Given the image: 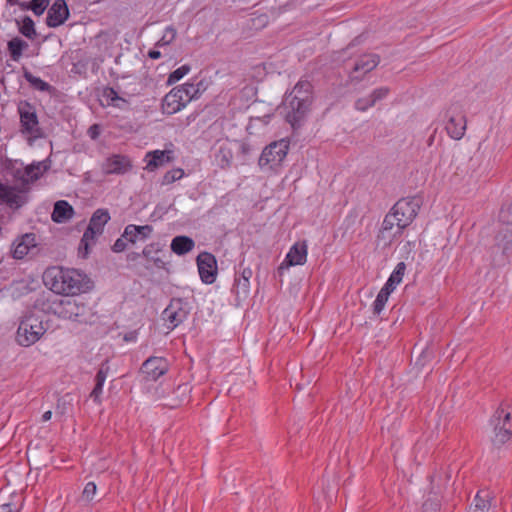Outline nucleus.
<instances>
[{
	"label": "nucleus",
	"instance_id": "nucleus-10",
	"mask_svg": "<svg viewBox=\"0 0 512 512\" xmlns=\"http://www.w3.org/2000/svg\"><path fill=\"white\" fill-rule=\"evenodd\" d=\"M446 117L448 118L446 124V131L448 135L455 140H460L465 135L466 131V117L459 104H451L447 109Z\"/></svg>",
	"mask_w": 512,
	"mask_h": 512
},
{
	"label": "nucleus",
	"instance_id": "nucleus-4",
	"mask_svg": "<svg viewBox=\"0 0 512 512\" xmlns=\"http://www.w3.org/2000/svg\"><path fill=\"white\" fill-rule=\"evenodd\" d=\"M46 330L47 328L39 315L26 314L19 323L16 341L23 347H29L39 341Z\"/></svg>",
	"mask_w": 512,
	"mask_h": 512
},
{
	"label": "nucleus",
	"instance_id": "nucleus-20",
	"mask_svg": "<svg viewBox=\"0 0 512 512\" xmlns=\"http://www.w3.org/2000/svg\"><path fill=\"white\" fill-rule=\"evenodd\" d=\"M173 152L170 150H154L146 154L148 159L145 169L149 172L173 161Z\"/></svg>",
	"mask_w": 512,
	"mask_h": 512
},
{
	"label": "nucleus",
	"instance_id": "nucleus-41",
	"mask_svg": "<svg viewBox=\"0 0 512 512\" xmlns=\"http://www.w3.org/2000/svg\"><path fill=\"white\" fill-rule=\"evenodd\" d=\"M104 96L110 100V104L113 106L121 108L122 106L119 103H117L118 101L127 104V101L124 98L120 97L114 88H106L104 90Z\"/></svg>",
	"mask_w": 512,
	"mask_h": 512
},
{
	"label": "nucleus",
	"instance_id": "nucleus-14",
	"mask_svg": "<svg viewBox=\"0 0 512 512\" xmlns=\"http://www.w3.org/2000/svg\"><path fill=\"white\" fill-rule=\"evenodd\" d=\"M163 319L169 323L168 328L174 329L188 317V311L181 300H172L162 313Z\"/></svg>",
	"mask_w": 512,
	"mask_h": 512
},
{
	"label": "nucleus",
	"instance_id": "nucleus-25",
	"mask_svg": "<svg viewBox=\"0 0 512 512\" xmlns=\"http://www.w3.org/2000/svg\"><path fill=\"white\" fill-rule=\"evenodd\" d=\"M73 215V207L67 201L60 200L55 203L51 218L56 223H64L71 219Z\"/></svg>",
	"mask_w": 512,
	"mask_h": 512
},
{
	"label": "nucleus",
	"instance_id": "nucleus-57",
	"mask_svg": "<svg viewBox=\"0 0 512 512\" xmlns=\"http://www.w3.org/2000/svg\"><path fill=\"white\" fill-rule=\"evenodd\" d=\"M435 133H436V130L434 131V133L429 137L428 141H427V145L428 146H431L435 140Z\"/></svg>",
	"mask_w": 512,
	"mask_h": 512
},
{
	"label": "nucleus",
	"instance_id": "nucleus-17",
	"mask_svg": "<svg viewBox=\"0 0 512 512\" xmlns=\"http://www.w3.org/2000/svg\"><path fill=\"white\" fill-rule=\"evenodd\" d=\"M168 371L167 361L162 357H150L141 367V372L147 380H157Z\"/></svg>",
	"mask_w": 512,
	"mask_h": 512
},
{
	"label": "nucleus",
	"instance_id": "nucleus-60",
	"mask_svg": "<svg viewBox=\"0 0 512 512\" xmlns=\"http://www.w3.org/2000/svg\"><path fill=\"white\" fill-rule=\"evenodd\" d=\"M7 2H8L10 5H16L19 1H18V0H7Z\"/></svg>",
	"mask_w": 512,
	"mask_h": 512
},
{
	"label": "nucleus",
	"instance_id": "nucleus-23",
	"mask_svg": "<svg viewBox=\"0 0 512 512\" xmlns=\"http://www.w3.org/2000/svg\"><path fill=\"white\" fill-rule=\"evenodd\" d=\"M163 253L162 246L160 243L153 242L144 247L142 255L147 261L152 262L156 268H165V261L162 259L160 254Z\"/></svg>",
	"mask_w": 512,
	"mask_h": 512
},
{
	"label": "nucleus",
	"instance_id": "nucleus-62",
	"mask_svg": "<svg viewBox=\"0 0 512 512\" xmlns=\"http://www.w3.org/2000/svg\"><path fill=\"white\" fill-rule=\"evenodd\" d=\"M182 389H183L184 391L186 390V388H185V387L178 386L177 391H181Z\"/></svg>",
	"mask_w": 512,
	"mask_h": 512
},
{
	"label": "nucleus",
	"instance_id": "nucleus-26",
	"mask_svg": "<svg viewBox=\"0 0 512 512\" xmlns=\"http://www.w3.org/2000/svg\"><path fill=\"white\" fill-rule=\"evenodd\" d=\"M396 227V231L392 234L393 237L401 236L405 226L402 221L398 218L396 213L391 209L388 214L384 217L381 226V233L390 232L393 228Z\"/></svg>",
	"mask_w": 512,
	"mask_h": 512
},
{
	"label": "nucleus",
	"instance_id": "nucleus-16",
	"mask_svg": "<svg viewBox=\"0 0 512 512\" xmlns=\"http://www.w3.org/2000/svg\"><path fill=\"white\" fill-rule=\"evenodd\" d=\"M69 9L65 0H55L49 8L46 18L48 27H58L62 25L69 17Z\"/></svg>",
	"mask_w": 512,
	"mask_h": 512
},
{
	"label": "nucleus",
	"instance_id": "nucleus-13",
	"mask_svg": "<svg viewBox=\"0 0 512 512\" xmlns=\"http://www.w3.org/2000/svg\"><path fill=\"white\" fill-rule=\"evenodd\" d=\"M0 200L11 209H19L28 202V190L0 183Z\"/></svg>",
	"mask_w": 512,
	"mask_h": 512
},
{
	"label": "nucleus",
	"instance_id": "nucleus-18",
	"mask_svg": "<svg viewBox=\"0 0 512 512\" xmlns=\"http://www.w3.org/2000/svg\"><path fill=\"white\" fill-rule=\"evenodd\" d=\"M132 168L130 159L123 155H112L107 158L103 170L106 174H124Z\"/></svg>",
	"mask_w": 512,
	"mask_h": 512
},
{
	"label": "nucleus",
	"instance_id": "nucleus-35",
	"mask_svg": "<svg viewBox=\"0 0 512 512\" xmlns=\"http://www.w3.org/2000/svg\"><path fill=\"white\" fill-rule=\"evenodd\" d=\"M19 31L22 35L31 40L35 39L37 36L34 21L29 16H24L22 23L19 26Z\"/></svg>",
	"mask_w": 512,
	"mask_h": 512
},
{
	"label": "nucleus",
	"instance_id": "nucleus-45",
	"mask_svg": "<svg viewBox=\"0 0 512 512\" xmlns=\"http://www.w3.org/2000/svg\"><path fill=\"white\" fill-rule=\"evenodd\" d=\"M389 296L379 292L374 303H373V312L376 315H379L381 311L384 309L386 302L388 301Z\"/></svg>",
	"mask_w": 512,
	"mask_h": 512
},
{
	"label": "nucleus",
	"instance_id": "nucleus-42",
	"mask_svg": "<svg viewBox=\"0 0 512 512\" xmlns=\"http://www.w3.org/2000/svg\"><path fill=\"white\" fill-rule=\"evenodd\" d=\"M405 270H406V265L404 262H399L394 271L391 273L389 279L391 281V283H394L395 285H398L402 279H403V276L405 274Z\"/></svg>",
	"mask_w": 512,
	"mask_h": 512
},
{
	"label": "nucleus",
	"instance_id": "nucleus-8",
	"mask_svg": "<svg viewBox=\"0 0 512 512\" xmlns=\"http://www.w3.org/2000/svg\"><path fill=\"white\" fill-rule=\"evenodd\" d=\"M288 150L289 143L284 139L270 143L263 149L259 158L258 164L260 168H278L286 158Z\"/></svg>",
	"mask_w": 512,
	"mask_h": 512
},
{
	"label": "nucleus",
	"instance_id": "nucleus-12",
	"mask_svg": "<svg viewBox=\"0 0 512 512\" xmlns=\"http://www.w3.org/2000/svg\"><path fill=\"white\" fill-rule=\"evenodd\" d=\"M197 267L200 279L205 284H212L216 280L218 267L216 257L209 252H202L197 257Z\"/></svg>",
	"mask_w": 512,
	"mask_h": 512
},
{
	"label": "nucleus",
	"instance_id": "nucleus-55",
	"mask_svg": "<svg viewBox=\"0 0 512 512\" xmlns=\"http://www.w3.org/2000/svg\"><path fill=\"white\" fill-rule=\"evenodd\" d=\"M251 275H252V272H251V270H249V269H245V270L243 271V273H242V276H243V278L245 279V281H248V280H249V278L251 277Z\"/></svg>",
	"mask_w": 512,
	"mask_h": 512
},
{
	"label": "nucleus",
	"instance_id": "nucleus-37",
	"mask_svg": "<svg viewBox=\"0 0 512 512\" xmlns=\"http://www.w3.org/2000/svg\"><path fill=\"white\" fill-rule=\"evenodd\" d=\"M499 222L504 228H512V203L500 209Z\"/></svg>",
	"mask_w": 512,
	"mask_h": 512
},
{
	"label": "nucleus",
	"instance_id": "nucleus-5",
	"mask_svg": "<svg viewBox=\"0 0 512 512\" xmlns=\"http://www.w3.org/2000/svg\"><path fill=\"white\" fill-rule=\"evenodd\" d=\"M109 220L110 214L107 209L99 208L92 214L79 245V252L83 253V257L89 254L90 246L95 244L97 236L103 233L104 226Z\"/></svg>",
	"mask_w": 512,
	"mask_h": 512
},
{
	"label": "nucleus",
	"instance_id": "nucleus-33",
	"mask_svg": "<svg viewBox=\"0 0 512 512\" xmlns=\"http://www.w3.org/2000/svg\"><path fill=\"white\" fill-rule=\"evenodd\" d=\"M269 23V16L266 13H252L246 21V26L251 30H261Z\"/></svg>",
	"mask_w": 512,
	"mask_h": 512
},
{
	"label": "nucleus",
	"instance_id": "nucleus-30",
	"mask_svg": "<svg viewBox=\"0 0 512 512\" xmlns=\"http://www.w3.org/2000/svg\"><path fill=\"white\" fill-rule=\"evenodd\" d=\"M29 47L28 43L20 37H14L7 43V49L12 60L19 61L23 51Z\"/></svg>",
	"mask_w": 512,
	"mask_h": 512
},
{
	"label": "nucleus",
	"instance_id": "nucleus-3",
	"mask_svg": "<svg viewBox=\"0 0 512 512\" xmlns=\"http://www.w3.org/2000/svg\"><path fill=\"white\" fill-rule=\"evenodd\" d=\"M201 82L198 84L185 83L173 88L165 95L162 108L166 114H174L183 109L191 100L198 97L200 93Z\"/></svg>",
	"mask_w": 512,
	"mask_h": 512
},
{
	"label": "nucleus",
	"instance_id": "nucleus-31",
	"mask_svg": "<svg viewBox=\"0 0 512 512\" xmlns=\"http://www.w3.org/2000/svg\"><path fill=\"white\" fill-rule=\"evenodd\" d=\"M295 95L292 98L307 99L313 102V85L307 79H300L294 86Z\"/></svg>",
	"mask_w": 512,
	"mask_h": 512
},
{
	"label": "nucleus",
	"instance_id": "nucleus-54",
	"mask_svg": "<svg viewBox=\"0 0 512 512\" xmlns=\"http://www.w3.org/2000/svg\"><path fill=\"white\" fill-rule=\"evenodd\" d=\"M147 56L150 59L156 60V59H159L161 57V52L159 50H157V49H151V50L148 51Z\"/></svg>",
	"mask_w": 512,
	"mask_h": 512
},
{
	"label": "nucleus",
	"instance_id": "nucleus-36",
	"mask_svg": "<svg viewBox=\"0 0 512 512\" xmlns=\"http://www.w3.org/2000/svg\"><path fill=\"white\" fill-rule=\"evenodd\" d=\"M177 36V31L173 26H168L165 29L163 36L155 43L156 48H163L170 45Z\"/></svg>",
	"mask_w": 512,
	"mask_h": 512
},
{
	"label": "nucleus",
	"instance_id": "nucleus-59",
	"mask_svg": "<svg viewBox=\"0 0 512 512\" xmlns=\"http://www.w3.org/2000/svg\"><path fill=\"white\" fill-rule=\"evenodd\" d=\"M139 257H140V254H139V253H132V254L129 256V258H130L131 260H136V259H138Z\"/></svg>",
	"mask_w": 512,
	"mask_h": 512
},
{
	"label": "nucleus",
	"instance_id": "nucleus-7",
	"mask_svg": "<svg viewBox=\"0 0 512 512\" xmlns=\"http://www.w3.org/2000/svg\"><path fill=\"white\" fill-rule=\"evenodd\" d=\"M18 113L23 134L34 140L44 137L43 130L39 125L36 108L30 102L21 101L18 105Z\"/></svg>",
	"mask_w": 512,
	"mask_h": 512
},
{
	"label": "nucleus",
	"instance_id": "nucleus-61",
	"mask_svg": "<svg viewBox=\"0 0 512 512\" xmlns=\"http://www.w3.org/2000/svg\"><path fill=\"white\" fill-rule=\"evenodd\" d=\"M353 46H354V41H353V42H351V43L347 46L346 50L351 49Z\"/></svg>",
	"mask_w": 512,
	"mask_h": 512
},
{
	"label": "nucleus",
	"instance_id": "nucleus-58",
	"mask_svg": "<svg viewBox=\"0 0 512 512\" xmlns=\"http://www.w3.org/2000/svg\"><path fill=\"white\" fill-rule=\"evenodd\" d=\"M241 150L244 154L248 153L249 152V146L247 144H242L241 145Z\"/></svg>",
	"mask_w": 512,
	"mask_h": 512
},
{
	"label": "nucleus",
	"instance_id": "nucleus-40",
	"mask_svg": "<svg viewBox=\"0 0 512 512\" xmlns=\"http://www.w3.org/2000/svg\"><path fill=\"white\" fill-rule=\"evenodd\" d=\"M190 69L191 67L187 64L180 66L168 76L167 83L171 85L178 82L190 71Z\"/></svg>",
	"mask_w": 512,
	"mask_h": 512
},
{
	"label": "nucleus",
	"instance_id": "nucleus-39",
	"mask_svg": "<svg viewBox=\"0 0 512 512\" xmlns=\"http://www.w3.org/2000/svg\"><path fill=\"white\" fill-rule=\"evenodd\" d=\"M217 159L220 163L221 168H229L232 164L233 154L229 148L220 147L217 154Z\"/></svg>",
	"mask_w": 512,
	"mask_h": 512
},
{
	"label": "nucleus",
	"instance_id": "nucleus-51",
	"mask_svg": "<svg viewBox=\"0 0 512 512\" xmlns=\"http://www.w3.org/2000/svg\"><path fill=\"white\" fill-rule=\"evenodd\" d=\"M396 286L397 285L391 283L390 279L388 278L387 282L385 283L384 287L380 290V292L390 296L391 292L395 289Z\"/></svg>",
	"mask_w": 512,
	"mask_h": 512
},
{
	"label": "nucleus",
	"instance_id": "nucleus-6",
	"mask_svg": "<svg viewBox=\"0 0 512 512\" xmlns=\"http://www.w3.org/2000/svg\"><path fill=\"white\" fill-rule=\"evenodd\" d=\"M493 427L492 444L496 447L508 442L512 437V416L511 413L500 406L493 414L490 420Z\"/></svg>",
	"mask_w": 512,
	"mask_h": 512
},
{
	"label": "nucleus",
	"instance_id": "nucleus-44",
	"mask_svg": "<svg viewBox=\"0 0 512 512\" xmlns=\"http://www.w3.org/2000/svg\"><path fill=\"white\" fill-rule=\"evenodd\" d=\"M97 487L94 482H88L81 495V500L85 502H91L96 494Z\"/></svg>",
	"mask_w": 512,
	"mask_h": 512
},
{
	"label": "nucleus",
	"instance_id": "nucleus-38",
	"mask_svg": "<svg viewBox=\"0 0 512 512\" xmlns=\"http://www.w3.org/2000/svg\"><path fill=\"white\" fill-rule=\"evenodd\" d=\"M184 176V170L181 168H175L167 171L161 180V185H170L177 180H180Z\"/></svg>",
	"mask_w": 512,
	"mask_h": 512
},
{
	"label": "nucleus",
	"instance_id": "nucleus-2",
	"mask_svg": "<svg viewBox=\"0 0 512 512\" xmlns=\"http://www.w3.org/2000/svg\"><path fill=\"white\" fill-rule=\"evenodd\" d=\"M51 309L59 318L78 323H90L94 318L91 307L81 298H66L55 301Z\"/></svg>",
	"mask_w": 512,
	"mask_h": 512
},
{
	"label": "nucleus",
	"instance_id": "nucleus-21",
	"mask_svg": "<svg viewBox=\"0 0 512 512\" xmlns=\"http://www.w3.org/2000/svg\"><path fill=\"white\" fill-rule=\"evenodd\" d=\"M307 244L306 241L295 243L286 255V258L282 265L296 266L303 265L307 260Z\"/></svg>",
	"mask_w": 512,
	"mask_h": 512
},
{
	"label": "nucleus",
	"instance_id": "nucleus-56",
	"mask_svg": "<svg viewBox=\"0 0 512 512\" xmlns=\"http://www.w3.org/2000/svg\"><path fill=\"white\" fill-rule=\"evenodd\" d=\"M52 417V412L51 411H46L43 415H42V420L45 422V421H48L50 420Z\"/></svg>",
	"mask_w": 512,
	"mask_h": 512
},
{
	"label": "nucleus",
	"instance_id": "nucleus-34",
	"mask_svg": "<svg viewBox=\"0 0 512 512\" xmlns=\"http://www.w3.org/2000/svg\"><path fill=\"white\" fill-rule=\"evenodd\" d=\"M24 78L30 83V85L36 90L42 92H51L54 88L39 77L34 76L28 70H24Z\"/></svg>",
	"mask_w": 512,
	"mask_h": 512
},
{
	"label": "nucleus",
	"instance_id": "nucleus-11",
	"mask_svg": "<svg viewBox=\"0 0 512 512\" xmlns=\"http://www.w3.org/2000/svg\"><path fill=\"white\" fill-rule=\"evenodd\" d=\"M312 102L302 98H291L289 102L290 111L287 112L285 119L295 130L302 126L305 121Z\"/></svg>",
	"mask_w": 512,
	"mask_h": 512
},
{
	"label": "nucleus",
	"instance_id": "nucleus-48",
	"mask_svg": "<svg viewBox=\"0 0 512 512\" xmlns=\"http://www.w3.org/2000/svg\"><path fill=\"white\" fill-rule=\"evenodd\" d=\"M440 503L436 499H427L422 506V512H438Z\"/></svg>",
	"mask_w": 512,
	"mask_h": 512
},
{
	"label": "nucleus",
	"instance_id": "nucleus-27",
	"mask_svg": "<svg viewBox=\"0 0 512 512\" xmlns=\"http://www.w3.org/2000/svg\"><path fill=\"white\" fill-rule=\"evenodd\" d=\"M48 169V166L43 162H38L37 164H31L25 167L22 174L20 175V179L23 183H33L38 180L43 173Z\"/></svg>",
	"mask_w": 512,
	"mask_h": 512
},
{
	"label": "nucleus",
	"instance_id": "nucleus-24",
	"mask_svg": "<svg viewBox=\"0 0 512 512\" xmlns=\"http://www.w3.org/2000/svg\"><path fill=\"white\" fill-rule=\"evenodd\" d=\"M109 371H110V367H109L108 361H105L100 365V367L96 373L95 386L90 393V397L95 402H100V396L102 394L103 385L106 381Z\"/></svg>",
	"mask_w": 512,
	"mask_h": 512
},
{
	"label": "nucleus",
	"instance_id": "nucleus-43",
	"mask_svg": "<svg viewBox=\"0 0 512 512\" xmlns=\"http://www.w3.org/2000/svg\"><path fill=\"white\" fill-rule=\"evenodd\" d=\"M390 93V89L388 87H379L374 89L369 95L371 98V102L375 105L377 102L385 99Z\"/></svg>",
	"mask_w": 512,
	"mask_h": 512
},
{
	"label": "nucleus",
	"instance_id": "nucleus-47",
	"mask_svg": "<svg viewBox=\"0 0 512 512\" xmlns=\"http://www.w3.org/2000/svg\"><path fill=\"white\" fill-rule=\"evenodd\" d=\"M373 106L374 105L371 102V98L369 95L365 96V97L358 98L355 101V109L358 111H361V112H364Z\"/></svg>",
	"mask_w": 512,
	"mask_h": 512
},
{
	"label": "nucleus",
	"instance_id": "nucleus-9",
	"mask_svg": "<svg viewBox=\"0 0 512 512\" xmlns=\"http://www.w3.org/2000/svg\"><path fill=\"white\" fill-rule=\"evenodd\" d=\"M421 205L422 198L420 196L405 197L398 200L392 207V210L406 228L417 216Z\"/></svg>",
	"mask_w": 512,
	"mask_h": 512
},
{
	"label": "nucleus",
	"instance_id": "nucleus-50",
	"mask_svg": "<svg viewBox=\"0 0 512 512\" xmlns=\"http://www.w3.org/2000/svg\"><path fill=\"white\" fill-rule=\"evenodd\" d=\"M126 247H127L126 239L121 237L115 241L114 245L112 246V250L116 253H120V252H123L126 249Z\"/></svg>",
	"mask_w": 512,
	"mask_h": 512
},
{
	"label": "nucleus",
	"instance_id": "nucleus-22",
	"mask_svg": "<svg viewBox=\"0 0 512 512\" xmlns=\"http://www.w3.org/2000/svg\"><path fill=\"white\" fill-rule=\"evenodd\" d=\"M494 497L488 489H481L474 497L470 507L471 512H489L492 507Z\"/></svg>",
	"mask_w": 512,
	"mask_h": 512
},
{
	"label": "nucleus",
	"instance_id": "nucleus-28",
	"mask_svg": "<svg viewBox=\"0 0 512 512\" xmlns=\"http://www.w3.org/2000/svg\"><path fill=\"white\" fill-rule=\"evenodd\" d=\"M496 246L502 250L503 255L512 254V228H502L495 237Z\"/></svg>",
	"mask_w": 512,
	"mask_h": 512
},
{
	"label": "nucleus",
	"instance_id": "nucleus-46",
	"mask_svg": "<svg viewBox=\"0 0 512 512\" xmlns=\"http://www.w3.org/2000/svg\"><path fill=\"white\" fill-rule=\"evenodd\" d=\"M122 237L126 239V241L134 244L138 239V233H136V225L129 224L125 227Z\"/></svg>",
	"mask_w": 512,
	"mask_h": 512
},
{
	"label": "nucleus",
	"instance_id": "nucleus-19",
	"mask_svg": "<svg viewBox=\"0 0 512 512\" xmlns=\"http://www.w3.org/2000/svg\"><path fill=\"white\" fill-rule=\"evenodd\" d=\"M36 246V237L33 233H27L13 242L12 256L15 259H23L32 248Z\"/></svg>",
	"mask_w": 512,
	"mask_h": 512
},
{
	"label": "nucleus",
	"instance_id": "nucleus-1",
	"mask_svg": "<svg viewBox=\"0 0 512 512\" xmlns=\"http://www.w3.org/2000/svg\"><path fill=\"white\" fill-rule=\"evenodd\" d=\"M44 283L56 294L77 295L83 290L84 275L76 269L51 268L44 273Z\"/></svg>",
	"mask_w": 512,
	"mask_h": 512
},
{
	"label": "nucleus",
	"instance_id": "nucleus-53",
	"mask_svg": "<svg viewBox=\"0 0 512 512\" xmlns=\"http://www.w3.org/2000/svg\"><path fill=\"white\" fill-rule=\"evenodd\" d=\"M0 512H19L18 509L13 508L11 503L0 504Z\"/></svg>",
	"mask_w": 512,
	"mask_h": 512
},
{
	"label": "nucleus",
	"instance_id": "nucleus-52",
	"mask_svg": "<svg viewBox=\"0 0 512 512\" xmlns=\"http://www.w3.org/2000/svg\"><path fill=\"white\" fill-rule=\"evenodd\" d=\"M88 134L92 139H96L99 136V126L97 124L92 125L89 130Z\"/></svg>",
	"mask_w": 512,
	"mask_h": 512
},
{
	"label": "nucleus",
	"instance_id": "nucleus-32",
	"mask_svg": "<svg viewBox=\"0 0 512 512\" xmlns=\"http://www.w3.org/2000/svg\"><path fill=\"white\" fill-rule=\"evenodd\" d=\"M50 0H31L30 2H18L22 10H31L36 16H40L47 9Z\"/></svg>",
	"mask_w": 512,
	"mask_h": 512
},
{
	"label": "nucleus",
	"instance_id": "nucleus-29",
	"mask_svg": "<svg viewBox=\"0 0 512 512\" xmlns=\"http://www.w3.org/2000/svg\"><path fill=\"white\" fill-rule=\"evenodd\" d=\"M194 246V240L188 236H176L171 242V250L177 255L190 252Z\"/></svg>",
	"mask_w": 512,
	"mask_h": 512
},
{
	"label": "nucleus",
	"instance_id": "nucleus-49",
	"mask_svg": "<svg viewBox=\"0 0 512 512\" xmlns=\"http://www.w3.org/2000/svg\"><path fill=\"white\" fill-rule=\"evenodd\" d=\"M152 232H153V227L151 225H143V226L136 225V233H138V236H140L141 239L148 238Z\"/></svg>",
	"mask_w": 512,
	"mask_h": 512
},
{
	"label": "nucleus",
	"instance_id": "nucleus-15",
	"mask_svg": "<svg viewBox=\"0 0 512 512\" xmlns=\"http://www.w3.org/2000/svg\"><path fill=\"white\" fill-rule=\"evenodd\" d=\"M380 62L377 54L369 53L362 55L355 63L349 78L351 81L361 80V76L374 70Z\"/></svg>",
	"mask_w": 512,
	"mask_h": 512
}]
</instances>
